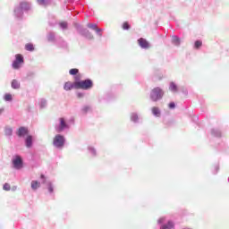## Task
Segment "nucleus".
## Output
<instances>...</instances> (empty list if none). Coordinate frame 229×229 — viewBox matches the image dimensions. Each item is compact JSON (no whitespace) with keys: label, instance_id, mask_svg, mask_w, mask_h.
Listing matches in <instances>:
<instances>
[{"label":"nucleus","instance_id":"obj_1","mask_svg":"<svg viewBox=\"0 0 229 229\" xmlns=\"http://www.w3.org/2000/svg\"><path fill=\"white\" fill-rule=\"evenodd\" d=\"M165 91L160 87H156L150 90L149 99L152 103H158L164 99Z\"/></svg>","mask_w":229,"mask_h":229},{"label":"nucleus","instance_id":"obj_21","mask_svg":"<svg viewBox=\"0 0 229 229\" xmlns=\"http://www.w3.org/2000/svg\"><path fill=\"white\" fill-rule=\"evenodd\" d=\"M4 135L5 137H12L13 135V129H12L10 126H5Z\"/></svg>","mask_w":229,"mask_h":229},{"label":"nucleus","instance_id":"obj_32","mask_svg":"<svg viewBox=\"0 0 229 229\" xmlns=\"http://www.w3.org/2000/svg\"><path fill=\"white\" fill-rule=\"evenodd\" d=\"M201 46H203V42L201 40L199 39L194 42V49H199Z\"/></svg>","mask_w":229,"mask_h":229},{"label":"nucleus","instance_id":"obj_8","mask_svg":"<svg viewBox=\"0 0 229 229\" xmlns=\"http://www.w3.org/2000/svg\"><path fill=\"white\" fill-rule=\"evenodd\" d=\"M87 28H89V30H91L92 31H95V33L98 37H99V38L103 37V31H105V29H101V28L98 27L97 23L89 22L87 24Z\"/></svg>","mask_w":229,"mask_h":229},{"label":"nucleus","instance_id":"obj_36","mask_svg":"<svg viewBox=\"0 0 229 229\" xmlns=\"http://www.w3.org/2000/svg\"><path fill=\"white\" fill-rule=\"evenodd\" d=\"M39 106H40V108H46V106H47V100H46L44 98L41 99Z\"/></svg>","mask_w":229,"mask_h":229},{"label":"nucleus","instance_id":"obj_14","mask_svg":"<svg viewBox=\"0 0 229 229\" xmlns=\"http://www.w3.org/2000/svg\"><path fill=\"white\" fill-rule=\"evenodd\" d=\"M130 119L131 123H134V124H139V123H140V117L139 116V114L136 112L131 113Z\"/></svg>","mask_w":229,"mask_h":229},{"label":"nucleus","instance_id":"obj_30","mask_svg":"<svg viewBox=\"0 0 229 229\" xmlns=\"http://www.w3.org/2000/svg\"><path fill=\"white\" fill-rule=\"evenodd\" d=\"M37 3L39 6H47L49 4V1L47 0H37Z\"/></svg>","mask_w":229,"mask_h":229},{"label":"nucleus","instance_id":"obj_42","mask_svg":"<svg viewBox=\"0 0 229 229\" xmlns=\"http://www.w3.org/2000/svg\"><path fill=\"white\" fill-rule=\"evenodd\" d=\"M214 169H215L214 174H217V172L219 171V165L216 164L214 165Z\"/></svg>","mask_w":229,"mask_h":229},{"label":"nucleus","instance_id":"obj_18","mask_svg":"<svg viewBox=\"0 0 229 229\" xmlns=\"http://www.w3.org/2000/svg\"><path fill=\"white\" fill-rule=\"evenodd\" d=\"M25 146L26 148H31L33 146V136L28 135L25 139Z\"/></svg>","mask_w":229,"mask_h":229},{"label":"nucleus","instance_id":"obj_22","mask_svg":"<svg viewBox=\"0 0 229 229\" xmlns=\"http://www.w3.org/2000/svg\"><path fill=\"white\" fill-rule=\"evenodd\" d=\"M152 114L155 117H160V115H162V112L160 111V108L154 106L152 107Z\"/></svg>","mask_w":229,"mask_h":229},{"label":"nucleus","instance_id":"obj_23","mask_svg":"<svg viewBox=\"0 0 229 229\" xmlns=\"http://www.w3.org/2000/svg\"><path fill=\"white\" fill-rule=\"evenodd\" d=\"M88 151L91 155V157H98V150L96 148L89 146L88 147Z\"/></svg>","mask_w":229,"mask_h":229},{"label":"nucleus","instance_id":"obj_41","mask_svg":"<svg viewBox=\"0 0 229 229\" xmlns=\"http://www.w3.org/2000/svg\"><path fill=\"white\" fill-rule=\"evenodd\" d=\"M4 191H10L11 186L9 183H4L3 186Z\"/></svg>","mask_w":229,"mask_h":229},{"label":"nucleus","instance_id":"obj_16","mask_svg":"<svg viewBox=\"0 0 229 229\" xmlns=\"http://www.w3.org/2000/svg\"><path fill=\"white\" fill-rule=\"evenodd\" d=\"M162 78H164V75L162 74L161 71L157 70L154 72V75L152 77V80H154V81H160L162 80Z\"/></svg>","mask_w":229,"mask_h":229},{"label":"nucleus","instance_id":"obj_27","mask_svg":"<svg viewBox=\"0 0 229 229\" xmlns=\"http://www.w3.org/2000/svg\"><path fill=\"white\" fill-rule=\"evenodd\" d=\"M82 81H83V80H81V77L79 74H77V75L74 76V81H73V83H74V85H75V89H76L77 87H78V83L81 82Z\"/></svg>","mask_w":229,"mask_h":229},{"label":"nucleus","instance_id":"obj_33","mask_svg":"<svg viewBox=\"0 0 229 229\" xmlns=\"http://www.w3.org/2000/svg\"><path fill=\"white\" fill-rule=\"evenodd\" d=\"M4 101L11 102V101H13V97H12V94L7 93L4 96Z\"/></svg>","mask_w":229,"mask_h":229},{"label":"nucleus","instance_id":"obj_44","mask_svg":"<svg viewBox=\"0 0 229 229\" xmlns=\"http://www.w3.org/2000/svg\"><path fill=\"white\" fill-rule=\"evenodd\" d=\"M29 76H35V72L29 73Z\"/></svg>","mask_w":229,"mask_h":229},{"label":"nucleus","instance_id":"obj_45","mask_svg":"<svg viewBox=\"0 0 229 229\" xmlns=\"http://www.w3.org/2000/svg\"><path fill=\"white\" fill-rule=\"evenodd\" d=\"M41 178H42V180H45L46 176H44V174H41Z\"/></svg>","mask_w":229,"mask_h":229},{"label":"nucleus","instance_id":"obj_29","mask_svg":"<svg viewBox=\"0 0 229 229\" xmlns=\"http://www.w3.org/2000/svg\"><path fill=\"white\" fill-rule=\"evenodd\" d=\"M25 49H26V51L33 52V51H35V47L33 46V44L28 43L25 45Z\"/></svg>","mask_w":229,"mask_h":229},{"label":"nucleus","instance_id":"obj_28","mask_svg":"<svg viewBox=\"0 0 229 229\" xmlns=\"http://www.w3.org/2000/svg\"><path fill=\"white\" fill-rule=\"evenodd\" d=\"M38 187H40V182H38V181L31 182V189L33 191H37V189H38Z\"/></svg>","mask_w":229,"mask_h":229},{"label":"nucleus","instance_id":"obj_31","mask_svg":"<svg viewBox=\"0 0 229 229\" xmlns=\"http://www.w3.org/2000/svg\"><path fill=\"white\" fill-rule=\"evenodd\" d=\"M80 70L78 68H72L69 71V74H71V76H77Z\"/></svg>","mask_w":229,"mask_h":229},{"label":"nucleus","instance_id":"obj_19","mask_svg":"<svg viewBox=\"0 0 229 229\" xmlns=\"http://www.w3.org/2000/svg\"><path fill=\"white\" fill-rule=\"evenodd\" d=\"M211 135L213 137H216L217 139H221L222 137V132H221V130L217 129V128H213L211 130Z\"/></svg>","mask_w":229,"mask_h":229},{"label":"nucleus","instance_id":"obj_46","mask_svg":"<svg viewBox=\"0 0 229 229\" xmlns=\"http://www.w3.org/2000/svg\"><path fill=\"white\" fill-rule=\"evenodd\" d=\"M195 119H198L196 116L193 118V121H195Z\"/></svg>","mask_w":229,"mask_h":229},{"label":"nucleus","instance_id":"obj_11","mask_svg":"<svg viewBox=\"0 0 229 229\" xmlns=\"http://www.w3.org/2000/svg\"><path fill=\"white\" fill-rule=\"evenodd\" d=\"M29 133V131H28V128L26 127H20L18 129V131H16V135L20 138H22V137H26V135H28Z\"/></svg>","mask_w":229,"mask_h":229},{"label":"nucleus","instance_id":"obj_25","mask_svg":"<svg viewBox=\"0 0 229 229\" xmlns=\"http://www.w3.org/2000/svg\"><path fill=\"white\" fill-rule=\"evenodd\" d=\"M172 44H174V46H180L181 44V40L180 38L178 36H172Z\"/></svg>","mask_w":229,"mask_h":229},{"label":"nucleus","instance_id":"obj_39","mask_svg":"<svg viewBox=\"0 0 229 229\" xmlns=\"http://www.w3.org/2000/svg\"><path fill=\"white\" fill-rule=\"evenodd\" d=\"M123 30H130V23H128L127 21L123 22Z\"/></svg>","mask_w":229,"mask_h":229},{"label":"nucleus","instance_id":"obj_10","mask_svg":"<svg viewBox=\"0 0 229 229\" xmlns=\"http://www.w3.org/2000/svg\"><path fill=\"white\" fill-rule=\"evenodd\" d=\"M138 45L140 46V47H141V49H149V47H151L149 42H148L147 39L144 38H140L138 39Z\"/></svg>","mask_w":229,"mask_h":229},{"label":"nucleus","instance_id":"obj_5","mask_svg":"<svg viewBox=\"0 0 229 229\" xmlns=\"http://www.w3.org/2000/svg\"><path fill=\"white\" fill-rule=\"evenodd\" d=\"M12 165L13 169H16L17 171L22 169L24 167V160H22V157L15 155L12 159Z\"/></svg>","mask_w":229,"mask_h":229},{"label":"nucleus","instance_id":"obj_37","mask_svg":"<svg viewBox=\"0 0 229 229\" xmlns=\"http://www.w3.org/2000/svg\"><path fill=\"white\" fill-rule=\"evenodd\" d=\"M89 110H90V106H84L81 108L82 114H87V112H89Z\"/></svg>","mask_w":229,"mask_h":229},{"label":"nucleus","instance_id":"obj_24","mask_svg":"<svg viewBox=\"0 0 229 229\" xmlns=\"http://www.w3.org/2000/svg\"><path fill=\"white\" fill-rule=\"evenodd\" d=\"M47 189L49 192V194H53L55 192V185L51 182H47Z\"/></svg>","mask_w":229,"mask_h":229},{"label":"nucleus","instance_id":"obj_34","mask_svg":"<svg viewBox=\"0 0 229 229\" xmlns=\"http://www.w3.org/2000/svg\"><path fill=\"white\" fill-rule=\"evenodd\" d=\"M68 26H69V24L67 23V21H62L59 23V27L63 30H67Z\"/></svg>","mask_w":229,"mask_h":229},{"label":"nucleus","instance_id":"obj_6","mask_svg":"<svg viewBox=\"0 0 229 229\" xmlns=\"http://www.w3.org/2000/svg\"><path fill=\"white\" fill-rule=\"evenodd\" d=\"M71 126L65 121V118H59V124L55 126V130L57 133H62V131H65V130H69Z\"/></svg>","mask_w":229,"mask_h":229},{"label":"nucleus","instance_id":"obj_40","mask_svg":"<svg viewBox=\"0 0 229 229\" xmlns=\"http://www.w3.org/2000/svg\"><path fill=\"white\" fill-rule=\"evenodd\" d=\"M77 98L79 99H82V98H85V93H83V92H77Z\"/></svg>","mask_w":229,"mask_h":229},{"label":"nucleus","instance_id":"obj_4","mask_svg":"<svg viewBox=\"0 0 229 229\" xmlns=\"http://www.w3.org/2000/svg\"><path fill=\"white\" fill-rule=\"evenodd\" d=\"M53 146L57 149L64 148V146H65V137L62 134L55 135L53 140Z\"/></svg>","mask_w":229,"mask_h":229},{"label":"nucleus","instance_id":"obj_12","mask_svg":"<svg viewBox=\"0 0 229 229\" xmlns=\"http://www.w3.org/2000/svg\"><path fill=\"white\" fill-rule=\"evenodd\" d=\"M19 6L23 12H30L31 10V3L30 2H21Z\"/></svg>","mask_w":229,"mask_h":229},{"label":"nucleus","instance_id":"obj_17","mask_svg":"<svg viewBox=\"0 0 229 229\" xmlns=\"http://www.w3.org/2000/svg\"><path fill=\"white\" fill-rule=\"evenodd\" d=\"M47 38L48 42H53L54 44H56V35L55 34V32L50 31L47 35Z\"/></svg>","mask_w":229,"mask_h":229},{"label":"nucleus","instance_id":"obj_38","mask_svg":"<svg viewBox=\"0 0 229 229\" xmlns=\"http://www.w3.org/2000/svg\"><path fill=\"white\" fill-rule=\"evenodd\" d=\"M168 108H170V110H174V108H176V104L174 102H170Z\"/></svg>","mask_w":229,"mask_h":229},{"label":"nucleus","instance_id":"obj_15","mask_svg":"<svg viewBox=\"0 0 229 229\" xmlns=\"http://www.w3.org/2000/svg\"><path fill=\"white\" fill-rule=\"evenodd\" d=\"M72 89H76V85L74 82L67 81L64 85V90L69 92V90H72Z\"/></svg>","mask_w":229,"mask_h":229},{"label":"nucleus","instance_id":"obj_9","mask_svg":"<svg viewBox=\"0 0 229 229\" xmlns=\"http://www.w3.org/2000/svg\"><path fill=\"white\" fill-rule=\"evenodd\" d=\"M24 64V57L21 54L15 55V60L12 64L13 69H21V64Z\"/></svg>","mask_w":229,"mask_h":229},{"label":"nucleus","instance_id":"obj_2","mask_svg":"<svg viewBox=\"0 0 229 229\" xmlns=\"http://www.w3.org/2000/svg\"><path fill=\"white\" fill-rule=\"evenodd\" d=\"M73 26L79 35L84 37L85 38H88V40H94V35H92V32H90L89 30L83 28L81 24L76 21L73 22Z\"/></svg>","mask_w":229,"mask_h":229},{"label":"nucleus","instance_id":"obj_3","mask_svg":"<svg viewBox=\"0 0 229 229\" xmlns=\"http://www.w3.org/2000/svg\"><path fill=\"white\" fill-rule=\"evenodd\" d=\"M77 86L76 90H90L94 88V81L91 79H85L79 82Z\"/></svg>","mask_w":229,"mask_h":229},{"label":"nucleus","instance_id":"obj_26","mask_svg":"<svg viewBox=\"0 0 229 229\" xmlns=\"http://www.w3.org/2000/svg\"><path fill=\"white\" fill-rule=\"evenodd\" d=\"M169 90L171 92H178V86L174 82H170Z\"/></svg>","mask_w":229,"mask_h":229},{"label":"nucleus","instance_id":"obj_7","mask_svg":"<svg viewBox=\"0 0 229 229\" xmlns=\"http://www.w3.org/2000/svg\"><path fill=\"white\" fill-rule=\"evenodd\" d=\"M165 217H161L157 220V225H161L159 229H173L174 228V222L169 220L166 224Z\"/></svg>","mask_w":229,"mask_h":229},{"label":"nucleus","instance_id":"obj_20","mask_svg":"<svg viewBox=\"0 0 229 229\" xmlns=\"http://www.w3.org/2000/svg\"><path fill=\"white\" fill-rule=\"evenodd\" d=\"M11 87L12 89H13L14 90H18V89H21V82H19V81L17 80H13L11 82Z\"/></svg>","mask_w":229,"mask_h":229},{"label":"nucleus","instance_id":"obj_35","mask_svg":"<svg viewBox=\"0 0 229 229\" xmlns=\"http://www.w3.org/2000/svg\"><path fill=\"white\" fill-rule=\"evenodd\" d=\"M59 47L65 48L67 47V42H65L63 38H60V43H58Z\"/></svg>","mask_w":229,"mask_h":229},{"label":"nucleus","instance_id":"obj_13","mask_svg":"<svg viewBox=\"0 0 229 229\" xmlns=\"http://www.w3.org/2000/svg\"><path fill=\"white\" fill-rule=\"evenodd\" d=\"M14 15L16 19L21 20L22 17H24V11L20 6H18L14 9Z\"/></svg>","mask_w":229,"mask_h":229},{"label":"nucleus","instance_id":"obj_43","mask_svg":"<svg viewBox=\"0 0 229 229\" xmlns=\"http://www.w3.org/2000/svg\"><path fill=\"white\" fill-rule=\"evenodd\" d=\"M4 113V107L0 108V116Z\"/></svg>","mask_w":229,"mask_h":229}]
</instances>
